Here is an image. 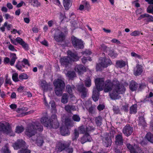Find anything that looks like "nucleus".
I'll return each mask as SVG.
<instances>
[{"label": "nucleus", "instance_id": "f257e3e1", "mask_svg": "<svg viewBox=\"0 0 153 153\" xmlns=\"http://www.w3.org/2000/svg\"><path fill=\"white\" fill-rule=\"evenodd\" d=\"M95 87L93 90L92 98L94 101L99 99V91L104 90L105 93L110 92L109 96L113 100L119 98V94H123L125 88L120 85L119 82L116 79L113 81L108 79L105 82L103 78H97L95 80Z\"/></svg>", "mask_w": 153, "mask_h": 153}, {"label": "nucleus", "instance_id": "f03ea898", "mask_svg": "<svg viewBox=\"0 0 153 153\" xmlns=\"http://www.w3.org/2000/svg\"><path fill=\"white\" fill-rule=\"evenodd\" d=\"M42 130L43 127L39 123L37 122L29 124L26 128L25 133L28 137H30L34 135L37 131H41Z\"/></svg>", "mask_w": 153, "mask_h": 153}, {"label": "nucleus", "instance_id": "7ed1b4c3", "mask_svg": "<svg viewBox=\"0 0 153 153\" xmlns=\"http://www.w3.org/2000/svg\"><path fill=\"white\" fill-rule=\"evenodd\" d=\"M47 117H42L41 119V122L42 124L48 128H56L59 126V123L57 120L56 115H53L51 116V120H48Z\"/></svg>", "mask_w": 153, "mask_h": 153}, {"label": "nucleus", "instance_id": "20e7f679", "mask_svg": "<svg viewBox=\"0 0 153 153\" xmlns=\"http://www.w3.org/2000/svg\"><path fill=\"white\" fill-rule=\"evenodd\" d=\"M67 53L68 57H62L60 60L62 65L65 67H67L68 64L70 63L72 61H76L79 59V57L70 51H68Z\"/></svg>", "mask_w": 153, "mask_h": 153}, {"label": "nucleus", "instance_id": "39448f33", "mask_svg": "<svg viewBox=\"0 0 153 153\" xmlns=\"http://www.w3.org/2000/svg\"><path fill=\"white\" fill-rule=\"evenodd\" d=\"M53 83L55 87V91L56 95L61 96L65 86L64 81L62 79H55Z\"/></svg>", "mask_w": 153, "mask_h": 153}, {"label": "nucleus", "instance_id": "423d86ee", "mask_svg": "<svg viewBox=\"0 0 153 153\" xmlns=\"http://www.w3.org/2000/svg\"><path fill=\"white\" fill-rule=\"evenodd\" d=\"M25 143L22 140H18L13 145V147L15 149H18L19 148L21 149L18 152V153H30V150L27 149L25 147Z\"/></svg>", "mask_w": 153, "mask_h": 153}, {"label": "nucleus", "instance_id": "0eeeda50", "mask_svg": "<svg viewBox=\"0 0 153 153\" xmlns=\"http://www.w3.org/2000/svg\"><path fill=\"white\" fill-rule=\"evenodd\" d=\"M0 131L10 136H14L15 135L14 133L11 128L10 124L5 122L0 123Z\"/></svg>", "mask_w": 153, "mask_h": 153}, {"label": "nucleus", "instance_id": "6e6552de", "mask_svg": "<svg viewBox=\"0 0 153 153\" xmlns=\"http://www.w3.org/2000/svg\"><path fill=\"white\" fill-rule=\"evenodd\" d=\"M94 129L93 127H89L85 128V126H82L78 128V131L76 129L75 130L74 133L72 136V139L73 140H76L78 137L79 132L80 133H88V132Z\"/></svg>", "mask_w": 153, "mask_h": 153}, {"label": "nucleus", "instance_id": "1a4fd4ad", "mask_svg": "<svg viewBox=\"0 0 153 153\" xmlns=\"http://www.w3.org/2000/svg\"><path fill=\"white\" fill-rule=\"evenodd\" d=\"M111 61L109 59L101 58L99 59V64L97 65L96 69L97 71H100L102 68L111 65Z\"/></svg>", "mask_w": 153, "mask_h": 153}, {"label": "nucleus", "instance_id": "9d476101", "mask_svg": "<svg viewBox=\"0 0 153 153\" xmlns=\"http://www.w3.org/2000/svg\"><path fill=\"white\" fill-rule=\"evenodd\" d=\"M11 43L15 45H16L18 44L21 45L26 50H28V45L23 39L20 37H17L16 39H10Z\"/></svg>", "mask_w": 153, "mask_h": 153}, {"label": "nucleus", "instance_id": "9b49d317", "mask_svg": "<svg viewBox=\"0 0 153 153\" xmlns=\"http://www.w3.org/2000/svg\"><path fill=\"white\" fill-rule=\"evenodd\" d=\"M65 126H63L60 128L61 133L63 136L67 135L69 134L68 127L71 126V121L70 119L67 118L65 119Z\"/></svg>", "mask_w": 153, "mask_h": 153}, {"label": "nucleus", "instance_id": "f8f14e48", "mask_svg": "<svg viewBox=\"0 0 153 153\" xmlns=\"http://www.w3.org/2000/svg\"><path fill=\"white\" fill-rule=\"evenodd\" d=\"M72 43L74 47L76 48H84L83 42L76 37L73 36L71 37Z\"/></svg>", "mask_w": 153, "mask_h": 153}, {"label": "nucleus", "instance_id": "ddd939ff", "mask_svg": "<svg viewBox=\"0 0 153 153\" xmlns=\"http://www.w3.org/2000/svg\"><path fill=\"white\" fill-rule=\"evenodd\" d=\"M62 31V30L61 31L58 30H56L54 38L57 42H61L64 39L65 35Z\"/></svg>", "mask_w": 153, "mask_h": 153}, {"label": "nucleus", "instance_id": "4468645a", "mask_svg": "<svg viewBox=\"0 0 153 153\" xmlns=\"http://www.w3.org/2000/svg\"><path fill=\"white\" fill-rule=\"evenodd\" d=\"M126 146L128 149L130 150L131 153H138L137 151L139 152L140 153L141 151V149L135 145L134 146H133L130 144L128 143L127 144Z\"/></svg>", "mask_w": 153, "mask_h": 153}, {"label": "nucleus", "instance_id": "2eb2a0df", "mask_svg": "<svg viewBox=\"0 0 153 153\" xmlns=\"http://www.w3.org/2000/svg\"><path fill=\"white\" fill-rule=\"evenodd\" d=\"M133 128L129 125L125 126L123 129V131L124 134L126 136L131 135L132 132Z\"/></svg>", "mask_w": 153, "mask_h": 153}, {"label": "nucleus", "instance_id": "dca6fc26", "mask_svg": "<svg viewBox=\"0 0 153 153\" xmlns=\"http://www.w3.org/2000/svg\"><path fill=\"white\" fill-rule=\"evenodd\" d=\"M77 88L78 90L81 93L82 97H85L87 95V90L84 87L83 85L78 86Z\"/></svg>", "mask_w": 153, "mask_h": 153}, {"label": "nucleus", "instance_id": "f3484780", "mask_svg": "<svg viewBox=\"0 0 153 153\" xmlns=\"http://www.w3.org/2000/svg\"><path fill=\"white\" fill-rule=\"evenodd\" d=\"M86 68L82 65H78L76 66L75 70L79 75L82 74L86 71Z\"/></svg>", "mask_w": 153, "mask_h": 153}, {"label": "nucleus", "instance_id": "a211bd4d", "mask_svg": "<svg viewBox=\"0 0 153 153\" xmlns=\"http://www.w3.org/2000/svg\"><path fill=\"white\" fill-rule=\"evenodd\" d=\"M142 66L139 65H137L134 69V74L135 76H138L141 74L143 71Z\"/></svg>", "mask_w": 153, "mask_h": 153}, {"label": "nucleus", "instance_id": "6ab92c4d", "mask_svg": "<svg viewBox=\"0 0 153 153\" xmlns=\"http://www.w3.org/2000/svg\"><path fill=\"white\" fill-rule=\"evenodd\" d=\"M92 138L88 133L85 134L80 139L81 143L83 144L87 141H91Z\"/></svg>", "mask_w": 153, "mask_h": 153}, {"label": "nucleus", "instance_id": "aec40b11", "mask_svg": "<svg viewBox=\"0 0 153 153\" xmlns=\"http://www.w3.org/2000/svg\"><path fill=\"white\" fill-rule=\"evenodd\" d=\"M31 142L34 144L36 143L38 146H41L43 143L44 141L43 140V137L41 136H39L37 137L36 140H33V139L31 140Z\"/></svg>", "mask_w": 153, "mask_h": 153}, {"label": "nucleus", "instance_id": "412c9836", "mask_svg": "<svg viewBox=\"0 0 153 153\" xmlns=\"http://www.w3.org/2000/svg\"><path fill=\"white\" fill-rule=\"evenodd\" d=\"M111 142V139L110 137H105L103 138V143L104 145L106 147L110 146Z\"/></svg>", "mask_w": 153, "mask_h": 153}, {"label": "nucleus", "instance_id": "4be33fe9", "mask_svg": "<svg viewBox=\"0 0 153 153\" xmlns=\"http://www.w3.org/2000/svg\"><path fill=\"white\" fill-rule=\"evenodd\" d=\"M115 143L117 145H122L123 143L122 134L117 135L116 137Z\"/></svg>", "mask_w": 153, "mask_h": 153}, {"label": "nucleus", "instance_id": "5701e85b", "mask_svg": "<svg viewBox=\"0 0 153 153\" xmlns=\"http://www.w3.org/2000/svg\"><path fill=\"white\" fill-rule=\"evenodd\" d=\"M72 0H63V4L66 10H68L71 6Z\"/></svg>", "mask_w": 153, "mask_h": 153}, {"label": "nucleus", "instance_id": "b1692460", "mask_svg": "<svg viewBox=\"0 0 153 153\" xmlns=\"http://www.w3.org/2000/svg\"><path fill=\"white\" fill-rule=\"evenodd\" d=\"M138 87V85L135 82L132 81L130 83L129 88L132 91L136 90Z\"/></svg>", "mask_w": 153, "mask_h": 153}, {"label": "nucleus", "instance_id": "393cba45", "mask_svg": "<svg viewBox=\"0 0 153 153\" xmlns=\"http://www.w3.org/2000/svg\"><path fill=\"white\" fill-rule=\"evenodd\" d=\"M65 109L67 112L70 113L71 111L76 110V108L75 106L68 105L65 106Z\"/></svg>", "mask_w": 153, "mask_h": 153}, {"label": "nucleus", "instance_id": "a878e982", "mask_svg": "<svg viewBox=\"0 0 153 153\" xmlns=\"http://www.w3.org/2000/svg\"><path fill=\"white\" fill-rule=\"evenodd\" d=\"M40 84L44 91L48 90V87L50 86V85L47 84L45 80L41 81Z\"/></svg>", "mask_w": 153, "mask_h": 153}, {"label": "nucleus", "instance_id": "bb28decb", "mask_svg": "<svg viewBox=\"0 0 153 153\" xmlns=\"http://www.w3.org/2000/svg\"><path fill=\"white\" fill-rule=\"evenodd\" d=\"M64 72L66 76L70 79H72L73 78L76 77V76L75 73L74 71H68L67 73H66L65 71L64 70Z\"/></svg>", "mask_w": 153, "mask_h": 153}, {"label": "nucleus", "instance_id": "cd10ccee", "mask_svg": "<svg viewBox=\"0 0 153 153\" xmlns=\"http://www.w3.org/2000/svg\"><path fill=\"white\" fill-rule=\"evenodd\" d=\"M68 96L65 94H64L62 96L61 102L62 103L65 104L68 102Z\"/></svg>", "mask_w": 153, "mask_h": 153}, {"label": "nucleus", "instance_id": "c85d7f7f", "mask_svg": "<svg viewBox=\"0 0 153 153\" xmlns=\"http://www.w3.org/2000/svg\"><path fill=\"white\" fill-rule=\"evenodd\" d=\"M57 148L58 149V151L60 152L65 149V146L64 144L61 142H59L56 146Z\"/></svg>", "mask_w": 153, "mask_h": 153}, {"label": "nucleus", "instance_id": "c756f323", "mask_svg": "<svg viewBox=\"0 0 153 153\" xmlns=\"http://www.w3.org/2000/svg\"><path fill=\"white\" fill-rule=\"evenodd\" d=\"M137 105H134L130 108V112L131 114H134L137 112Z\"/></svg>", "mask_w": 153, "mask_h": 153}, {"label": "nucleus", "instance_id": "7c9ffc66", "mask_svg": "<svg viewBox=\"0 0 153 153\" xmlns=\"http://www.w3.org/2000/svg\"><path fill=\"white\" fill-rule=\"evenodd\" d=\"M146 137L148 141L153 143V135L150 133H147Z\"/></svg>", "mask_w": 153, "mask_h": 153}, {"label": "nucleus", "instance_id": "2f4dec72", "mask_svg": "<svg viewBox=\"0 0 153 153\" xmlns=\"http://www.w3.org/2000/svg\"><path fill=\"white\" fill-rule=\"evenodd\" d=\"M116 64L118 67L121 68L124 66L126 63L125 62L123 61H118L117 62Z\"/></svg>", "mask_w": 153, "mask_h": 153}, {"label": "nucleus", "instance_id": "473e14b6", "mask_svg": "<svg viewBox=\"0 0 153 153\" xmlns=\"http://www.w3.org/2000/svg\"><path fill=\"white\" fill-rule=\"evenodd\" d=\"M16 132L18 133L22 132L24 130V128L22 126H18L16 128Z\"/></svg>", "mask_w": 153, "mask_h": 153}, {"label": "nucleus", "instance_id": "72a5a7b5", "mask_svg": "<svg viewBox=\"0 0 153 153\" xmlns=\"http://www.w3.org/2000/svg\"><path fill=\"white\" fill-rule=\"evenodd\" d=\"M29 1L34 7H37L40 5L37 0H30Z\"/></svg>", "mask_w": 153, "mask_h": 153}, {"label": "nucleus", "instance_id": "f704fd0d", "mask_svg": "<svg viewBox=\"0 0 153 153\" xmlns=\"http://www.w3.org/2000/svg\"><path fill=\"white\" fill-rule=\"evenodd\" d=\"M85 85L87 87H89L91 85V81L89 77L86 78L85 81Z\"/></svg>", "mask_w": 153, "mask_h": 153}, {"label": "nucleus", "instance_id": "c9c22d12", "mask_svg": "<svg viewBox=\"0 0 153 153\" xmlns=\"http://www.w3.org/2000/svg\"><path fill=\"white\" fill-rule=\"evenodd\" d=\"M102 118L101 117L99 116L96 117L95 119L96 123L98 126H100L102 124Z\"/></svg>", "mask_w": 153, "mask_h": 153}, {"label": "nucleus", "instance_id": "e433bc0d", "mask_svg": "<svg viewBox=\"0 0 153 153\" xmlns=\"http://www.w3.org/2000/svg\"><path fill=\"white\" fill-rule=\"evenodd\" d=\"M83 5L85 10L89 11L91 9V6L88 2L87 1H85L83 3Z\"/></svg>", "mask_w": 153, "mask_h": 153}, {"label": "nucleus", "instance_id": "4c0bfd02", "mask_svg": "<svg viewBox=\"0 0 153 153\" xmlns=\"http://www.w3.org/2000/svg\"><path fill=\"white\" fill-rule=\"evenodd\" d=\"M1 152L2 153H10V152L7 146H5L2 148Z\"/></svg>", "mask_w": 153, "mask_h": 153}, {"label": "nucleus", "instance_id": "58836bf2", "mask_svg": "<svg viewBox=\"0 0 153 153\" xmlns=\"http://www.w3.org/2000/svg\"><path fill=\"white\" fill-rule=\"evenodd\" d=\"M4 16L6 19H9L10 21H12L14 18L13 16H11L8 13L5 14L4 15Z\"/></svg>", "mask_w": 153, "mask_h": 153}, {"label": "nucleus", "instance_id": "ea45409f", "mask_svg": "<svg viewBox=\"0 0 153 153\" xmlns=\"http://www.w3.org/2000/svg\"><path fill=\"white\" fill-rule=\"evenodd\" d=\"M13 80L15 82H17L19 81L18 78V74L17 73H15L13 74L12 77Z\"/></svg>", "mask_w": 153, "mask_h": 153}, {"label": "nucleus", "instance_id": "a19ab883", "mask_svg": "<svg viewBox=\"0 0 153 153\" xmlns=\"http://www.w3.org/2000/svg\"><path fill=\"white\" fill-rule=\"evenodd\" d=\"M147 12L149 13H152L153 15V6L149 5L147 8Z\"/></svg>", "mask_w": 153, "mask_h": 153}, {"label": "nucleus", "instance_id": "79ce46f5", "mask_svg": "<svg viewBox=\"0 0 153 153\" xmlns=\"http://www.w3.org/2000/svg\"><path fill=\"white\" fill-rule=\"evenodd\" d=\"M19 78L21 80L27 79L28 78V76L26 74H22L19 75Z\"/></svg>", "mask_w": 153, "mask_h": 153}, {"label": "nucleus", "instance_id": "37998d69", "mask_svg": "<svg viewBox=\"0 0 153 153\" xmlns=\"http://www.w3.org/2000/svg\"><path fill=\"white\" fill-rule=\"evenodd\" d=\"M72 118L74 121L76 122H79L80 120L79 117L77 115H74Z\"/></svg>", "mask_w": 153, "mask_h": 153}, {"label": "nucleus", "instance_id": "c03bdc74", "mask_svg": "<svg viewBox=\"0 0 153 153\" xmlns=\"http://www.w3.org/2000/svg\"><path fill=\"white\" fill-rule=\"evenodd\" d=\"M140 32L138 30H135L131 33L130 35L133 36H136L140 35Z\"/></svg>", "mask_w": 153, "mask_h": 153}, {"label": "nucleus", "instance_id": "a18cd8bd", "mask_svg": "<svg viewBox=\"0 0 153 153\" xmlns=\"http://www.w3.org/2000/svg\"><path fill=\"white\" fill-rule=\"evenodd\" d=\"M88 60L89 61L91 60V59L90 57H84L82 59V62L83 63H85Z\"/></svg>", "mask_w": 153, "mask_h": 153}, {"label": "nucleus", "instance_id": "49530a36", "mask_svg": "<svg viewBox=\"0 0 153 153\" xmlns=\"http://www.w3.org/2000/svg\"><path fill=\"white\" fill-rule=\"evenodd\" d=\"M140 123L143 126L145 125L146 123L145 120L143 117H140L139 118Z\"/></svg>", "mask_w": 153, "mask_h": 153}, {"label": "nucleus", "instance_id": "de8ad7c7", "mask_svg": "<svg viewBox=\"0 0 153 153\" xmlns=\"http://www.w3.org/2000/svg\"><path fill=\"white\" fill-rule=\"evenodd\" d=\"M149 16V15L148 14L145 13L141 15L138 18V20H141L142 18L145 17H148Z\"/></svg>", "mask_w": 153, "mask_h": 153}, {"label": "nucleus", "instance_id": "09e8293b", "mask_svg": "<svg viewBox=\"0 0 153 153\" xmlns=\"http://www.w3.org/2000/svg\"><path fill=\"white\" fill-rule=\"evenodd\" d=\"M8 48L9 50L12 51H17L16 50L14 46L11 44H10V45H8Z\"/></svg>", "mask_w": 153, "mask_h": 153}, {"label": "nucleus", "instance_id": "8fccbe9b", "mask_svg": "<svg viewBox=\"0 0 153 153\" xmlns=\"http://www.w3.org/2000/svg\"><path fill=\"white\" fill-rule=\"evenodd\" d=\"M5 84H11V79L8 78L7 75H6L5 77Z\"/></svg>", "mask_w": 153, "mask_h": 153}, {"label": "nucleus", "instance_id": "3c124183", "mask_svg": "<svg viewBox=\"0 0 153 153\" xmlns=\"http://www.w3.org/2000/svg\"><path fill=\"white\" fill-rule=\"evenodd\" d=\"M4 26L6 27L8 30H10L12 27L11 24H8L7 22H5L4 23Z\"/></svg>", "mask_w": 153, "mask_h": 153}, {"label": "nucleus", "instance_id": "603ef678", "mask_svg": "<svg viewBox=\"0 0 153 153\" xmlns=\"http://www.w3.org/2000/svg\"><path fill=\"white\" fill-rule=\"evenodd\" d=\"M67 91L70 94H71L72 92V88L69 85H67L66 86Z\"/></svg>", "mask_w": 153, "mask_h": 153}, {"label": "nucleus", "instance_id": "864d4df0", "mask_svg": "<svg viewBox=\"0 0 153 153\" xmlns=\"http://www.w3.org/2000/svg\"><path fill=\"white\" fill-rule=\"evenodd\" d=\"M53 3L55 4L58 6L59 7H61V5L59 0H52Z\"/></svg>", "mask_w": 153, "mask_h": 153}, {"label": "nucleus", "instance_id": "5fc2aeb1", "mask_svg": "<svg viewBox=\"0 0 153 153\" xmlns=\"http://www.w3.org/2000/svg\"><path fill=\"white\" fill-rule=\"evenodd\" d=\"M10 55L11 57V60L16 61V60L17 58L16 54L14 53H12Z\"/></svg>", "mask_w": 153, "mask_h": 153}, {"label": "nucleus", "instance_id": "6e6d98bb", "mask_svg": "<svg viewBox=\"0 0 153 153\" xmlns=\"http://www.w3.org/2000/svg\"><path fill=\"white\" fill-rule=\"evenodd\" d=\"M50 104L51 107H52V108L54 111V112L56 111V108L55 107V104L54 102L53 101H51L50 102Z\"/></svg>", "mask_w": 153, "mask_h": 153}, {"label": "nucleus", "instance_id": "4d7b16f0", "mask_svg": "<svg viewBox=\"0 0 153 153\" xmlns=\"http://www.w3.org/2000/svg\"><path fill=\"white\" fill-rule=\"evenodd\" d=\"M82 54L85 56H87L88 55H90L91 53V51L89 50H86L85 52L82 53Z\"/></svg>", "mask_w": 153, "mask_h": 153}, {"label": "nucleus", "instance_id": "13d9d810", "mask_svg": "<svg viewBox=\"0 0 153 153\" xmlns=\"http://www.w3.org/2000/svg\"><path fill=\"white\" fill-rule=\"evenodd\" d=\"M111 42L113 43H116V44H121V42L119 41L118 40L115 39H112L111 40Z\"/></svg>", "mask_w": 153, "mask_h": 153}, {"label": "nucleus", "instance_id": "bf43d9fd", "mask_svg": "<svg viewBox=\"0 0 153 153\" xmlns=\"http://www.w3.org/2000/svg\"><path fill=\"white\" fill-rule=\"evenodd\" d=\"M143 12V10L142 8L138 9L136 11V13L137 14H140Z\"/></svg>", "mask_w": 153, "mask_h": 153}, {"label": "nucleus", "instance_id": "052dcab7", "mask_svg": "<svg viewBox=\"0 0 153 153\" xmlns=\"http://www.w3.org/2000/svg\"><path fill=\"white\" fill-rule=\"evenodd\" d=\"M105 106L103 105H99L97 106V109L99 111L102 110L104 108Z\"/></svg>", "mask_w": 153, "mask_h": 153}, {"label": "nucleus", "instance_id": "680f3d73", "mask_svg": "<svg viewBox=\"0 0 153 153\" xmlns=\"http://www.w3.org/2000/svg\"><path fill=\"white\" fill-rule=\"evenodd\" d=\"M109 55L112 58H114L117 56V54L113 52H111V53H109Z\"/></svg>", "mask_w": 153, "mask_h": 153}, {"label": "nucleus", "instance_id": "e2e57ef3", "mask_svg": "<svg viewBox=\"0 0 153 153\" xmlns=\"http://www.w3.org/2000/svg\"><path fill=\"white\" fill-rule=\"evenodd\" d=\"M122 109L125 111H127L128 109V105H125L123 106Z\"/></svg>", "mask_w": 153, "mask_h": 153}, {"label": "nucleus", "instance_id": "0e129e2a", "mask_svg": "<svg viewBox=\"0 0 153 153\" xmlns=\"http://www.w3.org/2000/svg\"><path fill=\"white\" fill-rule=\"evenodd\" d=\"M10 62V59L8 57H5L4 59V62L5 64H7Z\"/></svg>", "mask_w": 153, "mask_h": 153}, {"label": "nucleus", "instance_id": "69168bd1", "mask_svg": "<svg viewBox=\"0 0 153 153\" xmlns=\"http://www.w3.org/2000/svg\"><path fill=\"white\" fill-rule=\"evenodd\" d=\"M24 88V87L22 86H20L17 89L18 91L19 92H21Z\"/></svg>", "mask_w": 153, "mask_h": 153}, {"label": "nucleus", "instance_id": "338daca9", "mask_svg": "<svg viewBox=\"0 0 153 153\" xmlns=\"http://www.w3.org/2000/svg\"><path fill=\"white\" fill-rule=\"evenodd\" d=\"M7 6L9 9H11L13 8V6L10 3H8L7 4Z\"/></svg>", "mask_w": 153, "mask_h": 153}, {"label": "nucleus", "instance_id": "774afa93", "mask_svg": "<svg viewBox=\"0 0 153 153\" xmlns=\"http://www.w3.org/2000/svg\"><path fill=\"white\" fill-rule=\"evenodd\" d=\"M10 107L13 109H15L17 107L16 105L14 104H11L10 105Z\"/></svg>", "mask_w": 153, "mask_h": 153}]
</instances>
